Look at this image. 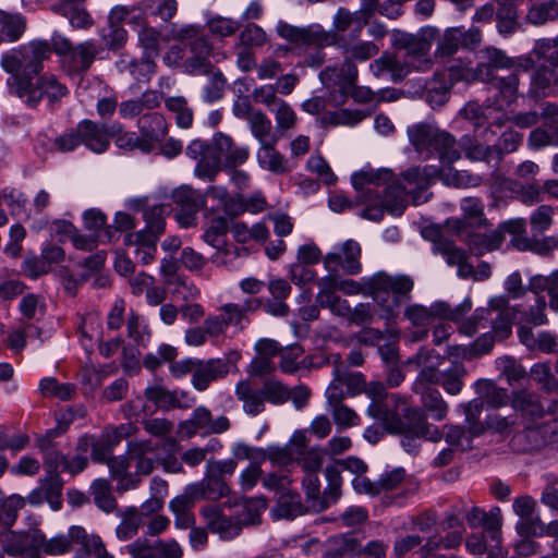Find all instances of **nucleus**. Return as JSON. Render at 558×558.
I'll use <instances>...</instances> for the list:
<instances>
[{"mask_svg": "<svg viewBox=\"0 0 558 558\" xmlns=\"http://www.w3.org/2000/svg\"><path fill=\"white\" fill-rule=\"evenodd\" d=\"M436 178L434 168L413 167L401 174V181H396L387 186L383 195L373 190V185L386 183L391 179L388 169L361 171L352 175V184L357 191H364L366 207L362 216L373 221H379L387 211L390 215L400 216L408 205V197L414 205L428 201L427 191Z\"/></svg>", "mask_w": 558, "mask_h": 558, "instance_id": "obj_1", "label": "nucleus"}, {"mask_svg": "<svg viewBox=\"0 0 558 558\" xmlns=\"http://www.w3.org/2000/svg\"><path fill=\"white\" fill-rule=\"evenodd\" d=\"M414 280L407 275L378 271L361 281L340 279L339 290L348 295H369L380 308V317L391 324L399 316L400 306L411 299Z\"/></svg>", "mask_w": 558, "mask_h": 558, "instance_id": "obj_2", "label": "nucleus"}, {"mask_svg": "<svg viewBox=\"0 0 558 558\" xmlns=\"http://www.w3.org/2000/svg\"><path fill=\"white\" fill-rule=\"evenodd\" d=\"M51 46L44 40L32 41L27 50L12 49L1 57V68L10 74L7 81L11 94H20L43 70V61L51 56Z\"/></svg>", "mask_w": 558, "mask_h": 558, "instance_id": "obj_3", "label": "nucleus"}, {"mask_svg": "<svg viewBox=\"0 0 558 558\" xmlns=\"http://www.w3.org/2000/svg\"><path fill=\"white\" fill-rule=\"evenodd\" d=\"M363 392L372 399L367 408V414L380 421L388 432L402 430L404 426L402 416L413 417V415H416L407 399L398 395H392L390 401H387V391L380 381L366 384Z\"/></svg>", "mask_w": 558, "mask_h": 558, "instance_id": "obj_4", "label": "nucleus"}, {"mask_svg": "<svg viewBox=\"0 0 558 558\" xmlns=\"http://www.w3.org/2000/svg\"><path fill=\"white\" fill-rule=\"evenodd\" d=\"M553 418L543 423H524V428L511 439V446L520 452L538 450L549 442L558 440V400L550 402Z\"/></svg>", "mask_w": 558, "mask_h": 558, "instance_id": "obj_5", "label": "nucleus"}, {"mask_svg": "<svg viewBox=\"0 0 558 558\" xmlns=\"http://www.w3.org/2000/svg\"><path fill=\"white\" fill-rule=\"evenodd\" d=\"M534 68V60L526 58L523 61L513 59V66L508 72H498V78H492L486 84L492 85L496 90V106L499 110L513 105L519 96L522 78Z\"/></svg>", "mask_w": 558, "mask_h": 558, "instance_id": "obj_6", "label": "nucleus"}, {"mask_svg": "<svg viewBox=\"0 0 558 558\" xmlns=\"http://www.w3.org/2000/svg\"><path fill=\"white\" fill-rule=\"evenodd\" d=\"M276 32L282 39L295 46L322 49L337 44V35L325 31L318 24L299 27L280 21L276 26Z\"/></svg>", "mask_w": 558, "mask_h": 558, "instance_id": "obj_7", "label": "nucleus"}, {"mask_svg": "<svg viewBox=\"0 0 558 558\" xmlns=\"http://www.w3.org/2000/svg\"><path fill=\"white\" fill-rule=\"evenodd\" d=\"M472 307L471 301H464L461 305L452 310L445 302H437L426 307L421 304H411L404 308V317L416 327L429 325L435 318H448L458 320L464 313Z\"/></svg>", "mask_w": 558, "mask_h": 558, "instance_id": "obj_8", "label": "nucleus"}, {"mask_svg": "<svg viewBox=\"0 0 558 558\" xmlns=\"http://www.w3.org/2000/svg\"><path fill=\"white\" fill-rule=\"evenodd\" d=\"M230 427L229 417L220 415L214 418L211 411L204 405L195 408L191 417L179 424V429L187 437H193L198 433L202 435H220L228 432Z\"/></svg>", "mask_w": 558, "mask_h": 558, "instance_id": "obj_9", "label": "nucleus"}, {"mask_svg": "<svg viewBox=\"0 0 558 558\" xmlns=\"http://www.w3.org/2000/svg\"><path fill=\"white\" fill-rule=\"evenodd\" d=\"M511 407L520 415L523 423H536L543 418H553L550 403L545 408L541 396L529 389L512 391Z\"/></svg>", "mask_w": 558, "mask_h": 558, "instance_id": "obj_10", "label": "nucleus"}, {"mask_svg": "<svg viewBox=\"0 0 558 558\" xmlns=\"http://www.w3.org/2000/svg\"><path fill=\"white\" fill-rule=\"evenodd\" d=\"M433 61L429 54H423L420 57L409 58L404 63H401L395 56L384 53L380 58L376 59L372 64L371 69L376 76H379L384 72L388 71L391 73L395 80L403 78L411 69L417 71H427L432 68Z\"/></svg>", "mask_w": 558, "mask_h": 558, "instance_id": "obj_11", "label": "nucleus"}, {"mask_svg": "<svg viewBox=\"0 0 558 558\" xmlns=\"http://www.w3.org/2000/svg\"><path fill=\"white\" fill-rule=\"evenodd\" d=\"M481 61L474 69V75L476 80L483 83L492 81V78H498V72H508V69L513 66V58L508 57L505 51L494 48L486 47L480 51Z\"/></svg>", "mask_w": 558, "mask_h": 558, "instance_id": "obj_12", "label": "nucleus"}, {"mask_svg": "<svg viewBox=\"0 0 558 558\" xmlns=\"http://www.w3.org/2000/svg\"><path fill=\"white\" fill-rule=\"evenodd\" d=\"M78 525H73L66 534H58L47 537L40 530H32L27 537L31 538L33 546L39 547L43 554L47 556H63L72 553L76 541L74 534Z\"/></svg>", "mask_w": 558, "mask_h": 558, "instance_id": "obj_13", "label": "nucleus"}, {"mask_svg": "<svg viewBox=\"0 0 558 558\" xmlns=\"http://www.w3.org/2000/svg\"><path fill=\"white\" fill-rule=\"evenodd\" d=\"M65 94L66 88L61 85L54 76L43 75L37 80L36 84L33 83V80H29V86L22 93L14 95L20 98H25L27 105L34 107L44 96H46L49 101L54 102L61 99Z\"/></svg>", "mask_w": 558, "mask_h": 558, "instance_id": "obj_14", "label": "nucleus"}, {"mask_svg": "<svg viewBox=\"0 0 558 558\" xmlns=\"http://www.w3.org/2000/svg\"><path fill=\"white\" fill-rule=\"evenodd\" d=\"M535 506V500L530 496H521L513 501V511L520 517L515 529L521 536L530 537L544 532L543 522L534 514Z\"/></svg>", "mask_w": 558, "mask_h": 558, "instance_id": "obj_15", "label": "nucleus"}, {"mask_svg": "<svg viewBox=\"0 0 558 558\" xmlns=\"http://www.w3.org/2000/svg\"><path fill=\"white\" fill-rule=\"evenodd\" d=\"M532 99H542L558 96V73L543 64L530 75L527 94Z\"/></svg>", "mask_w": 558, "mask_h": 558, "instance_id": "obj_16", "label": "nucleus"}, {"mask_svg": "<svg viewBox=\"0 0 558 558\" xmlns=\"http://www.w3.org/2000/svg\"><path fill=\"white\" fill-rule=\"evenodd\" d=\"M141 137L143 140V151L148 153L153 149V144L160 142L168 133L166 118L158 112L145 113L137 121Z\"/></svg>", "mask_w": 558, "mask_h": 558, "instance_id": "obj_17", "label": "nucleus"}, {"mask_svg": "<svg viewBox=\"0 0 558 558\" xmlns=\"http://www.w3.org/2000/svg\"><path fill=\"white\" fill-rule=\"evenodd\" d=\"M202 514L206 521L207 527L218 534L222 539H232L241 533L240 523L233 517L222 513L217 506H206L202 509Z\"/></svg>", "mask_w": 558, "mask_h": 558, "instance_id": "obj_18", "label": "nucleus"}, {"mask_svg": "<svg viewBox=\"0 0 558 558\" xmlns=\"http://www.w3.org/2000/svg\"><path fill=\"white\" fill-rule=\"evenodd\" d=\"M213 149L220 157L222 167L236 168L246 162L250 153L246 147H240L223 133H217L213 138Z\"/></svg>", "mask_w": 558, "mask_h": 558, "instance_id": "obj_19", "label": "nucleus"}, {"mask_svg": "<svg viewBox=\"0 0 558 558\" xmlns=\"http://www.w3.org/2000/svg\"><path fill=\"white\" fill-rule=\"evenodd\" d=\"M171 197L181 210V214H178V221L184 227H190L195 214L205 205V199L189 186L175 189Z\"/></svg>", "mask_w": 558, "mask_h": 558, "instance_id": "obj_20", "label": "nucleus"}, {"mask_svg": "<svg viewBox=\"0 0 558 558\" xmlns=\"http://www.w3.org/2000/svg\"><path fill=\"white\" fill-rule=\"evenodd\" d=\"M229 373V363L221 359H210L198 362L195 374L192 376V385L198 391L206 390L211 381L223 378Z\"/></svg>", "mask_w": 558, "mask_h": 558, "instance_id": "obj_21", "label": "nucleus"}, {"mask_svg": "<svg viewBox=\"0 0 558 558\" xmlns=\"http://www.w3.org/2000/svg\"><path fill=\"white\" fill-rule=\"evenodd\" d=\"M77 125L82 144L88 149L96 154H101L108 149L111 134L107 125L96 123L92 120H83Z\"/></svg>", "mask_w": 558, "mask_h": 558, "instance_id": "obj_22", "label": "nucleus"}, {"mask_svg": "<svg viewBox=\"0 0 558 558\" xmlns=\"http://www.w3.org/2000/svg\"><path fill=\"white\" fill-rule=\"evenodd\" d=\"M319 77L326 87L339 86L342 95H347V88L356 81L357 68L352 61L344 60L340 69L329 66L320 72Z\"/></svg>", "mask_w": 558, "mask_h": 558, "instance_id": "obj_23", "label": "nucleus"}, {"mask_svg": "<svg viewBox=\"0 0 558 558\" xmlns=\"http://www.w3.org/2000/svg\"><path fill=\"white\" fill-rule=\"evenodd\" d=\"M213 50L208 37L199 41L197 45L189 49L190 56L183 62V70L187 74L208 73L211 63L209 56Z\"/></svg>", "mask_w": 558, "mask_h": 558, "instance_id": "obj_24", "label": "nucleus"}, {"mask_svg": "<svg viewBox=\"0 0 558 558\" xmlns=\"http://www.w3.org/2000/svg\"><path fill=\"white\" fill-rule=\"evenodd\" d=\"M460 147L471 161H482L488 165L499 163V150L494 145H484L476 137L463 136L460 141Z\"/></svg>", "mask_w": 558, "mask_h": 558, "instance_id": "obj_25", "label": "nucleus"}, {"mask_svg": "<svg viewBox=\"0 0 558 558\" xmlns=\"http://www.w3.org/2000/svg\"><path fill=\"white\" fill-rule=\"evenodd\" d=\"M84 0H62L52 4L54 13L69 17L75 28H88L93 25V19L83 5Z\"/></svg>", "mask_w": 558, "mask_h": 558, "instance_id": "obj_26", "label": "nucleus"}, {"mask_svg": "<svg viewBox=\"0 0 558 558\" xmlns=\"http://www.w3.org/2000/svg\"><path fill=\"white\" fill-rule=\"evenodd\" d=\"M124 242L129 246H134L135 258L143 265H148L155 259L158 243L155 235L131 232L125 235Z\"/></svg>", "mask_w": 558, "mask_h": 558, "instance_id": "obj_27", "label": "nucleus"}, {"mask_svg": "<svg viewBox=\"0 0 558 558\" xmlns=\"http://www.w3.org/2000/svg\"><path fill=\"white\" fill-rule=\"evenodd\" d=\"M412 411L416 413V415H413V417L402 416V423L404 425L403 429L390 430V433H405L407 430H411L415 434L416 437H423L434 442L440 441L444 434L436 426L427 423L425 417L417 409L412 408Z\"/></svg>", "mask_w": 558, "mask_h": 558, "instance_id": "obj_28", "label": "nucleus"}, {"mask_svg": "<svg viewBox=\"0 0 558 558\" xmlns=\"http://www.w3.org/2000/svg\"><path fill=\"white\" fill-rule=\"evenodd\" d=\"M192 485L194 486V490H196L201 499L217 500L230 493V488L225 478L215 474L207 468L204 478L201 482L194 483Z\"/></svg>", "mask_w": 558, "mask_h": 558, "instance_id": "obj_29", "label": "nucleus"}, {"mask_svg": "<svg viewBox=\"0 0 558 558\" xmlns=\"http://www.w3.org/2000/svg\"><path fill=\"white\" fill-rule=\"evenodd\" d=\"M451 81H447L445 72H435L434 76L426 82V101L432 108L441 107L449 99Z\"/></svg>", "mask_w": 558, "mask_h": 558, "instance_id": "obj_30", "label": "nucleus"}, {"mask_svg": "<svg viewBox=\"0 0 558 558\" xmlns=\"http://www.w3.org/2000/svg\"><path fill=\"white\" fill-rule=\"evenodd\" d=\"M475 389L481 400L492 408L499 409L511 404V396L507 389L498 387L493 380L481 379L476 383Z\"/></svg>", "mask_w": 558, "mask_h": 558, "instance_id": "obj_31", "label": "nucleus"}, {"mask_svg": "<svg viewBox=\"0 0 558 558\" xmlns=\"http://www.w3.org/2000/svg\"><path fill=\"white\" fill-rule=\"evenodd\" d=\"M235 395L243 402L245 413L255 416L265 410V400L262 391L254 389L248 380L238 383Z\"/></svg>", "mask_w": 558, "mask_h": 558, "instance_id": "obj_32", "label": "nucleus"}, {"mask_svg": "<svg viewBox=\"0 0 558 558\" xmlns=\"http://www.w3.org/2000/svg\"><path fill=\"white\" fill-rule=\"evenodd\" d=\"M278 140L259 144L257 160L263 169L281 174L288 170L283 156L276 149Z\"/></svg>", "mask_w": 558, "mask_h": 558, "instance_id": "obj_33", "label": "nucleus"}, {"mask_svg": "<svg viewBox=\"0 0 558 558\" xmlns=\"http://www.w3.org/2000/svg\"><path fill=\"white\" fill-rule=\"evenodd\" d=\"M271 512L276 519H293L302 514L303 505L300 494L290 489L281 492Z\"/></svg>", "mask_w": 558, "mask_h": 558, "instance_id": "obj_34", "label": "nucleus"}, {"mask_svg": "<svg viewBox=\"0 0 558 558\" xmlns=\"http://www.w3.org/2000/svg\"><path fill=\"white\" fill-rule=\"evenodd\" d=\"M167 38L184 44L189 50L192 46L197 45L199 41L207 38V35L198 24L180 25L172 23L168 31Z\"/></svg>", "mask_w": 558, "mask_h": 558, "instance_id": "obj_35", "label": "nucleus"}, {"mask_svg": "<svg viewBox=\"0 0 558 558\" xmlns=\"http://www.w3.org/2000/svg\"><path fill=\"white\" fill-rule=\"evenodd\" d=\"M438 31L436 28H426L422 36L403 35L399 43L407 49L409 58L428 54L432 48V41L436 38Z\"/></svg>", "mask_w": 558, "mask_h": 558, "instance_id": "obj_36", "label": "nucleus"}, {"mask_svg": "<svg viewBox=\"0 0 558 558\" xmlns=\"http://www.w3.org/2000/svg\"><path fill=\"white\" fill-rule=\"evenodd\" d=\"M504 241L505 238L500 235V231L494 230L488 234H469L466 239V244L473 255L482 256L487 252L499 250Z\"/></svg>", "mask_w": 558, "mask_h": 558, "instance_id": "obj_37", "label": "nucleus"}, {"mask_svg": "<svg viewBox=\"0 0 558 558\" xmlns=\"http://www.w3.org/2000/svg\"><path fill=\"white\" fill-rule=\"evenodd\" d=\"M438 129L432 124L420 123L409 129L410 142L418 153L432 154Z\"/></svg>", "mask_w": 558, "mask_h": 558, "instance_id": "obj_38", "label": "nucleus"}, {"mask_svg": "<svg viewBox=\"0 0 558 558\" xmlns=\"http://www.w3.org/2000/svg\"><path fill=\"white\" fill-rule=\"evenodd\" d=\"M302 486L306 496L308 507L315 512H320L326 509L325 489H320V481L318 473L310 472L305 474Z\"/></svg>", "mask_w": 558, "mask_h": 558, "instance_id": "obj_39", "label": "nucleus"}, {"mask_svg": "<svg viewBox=\"0 0 558 558\" xmlns=\"http://www.w3.org/2000/svg\"><path fill=\"white\" fill-rule=\"evenodd\" d=\"M267 504L263 498L245 500L236 506L235 520L242 529L245 525H256L260 523V511L266 509Z\"/></svg>", "mask_w": 558, "mask_h": 558, "instance_id": "obj_40", "label": "nucleus"}, {"mask_svg": "<svg viewBox=\"0 0 558 558\" xmlns=\"http://www.w3.org/2000/svg\"><path fill=\"white\" fill-rule=\"evenodd\" d=\"M169 205H155L144 210V220L146 221V229L137 231L146 235H155L157 240L165 232L166 221L165 216L170 211Z\"/></svg>", "mask_w": 558, "mask_h": 558, "instance_id": "obj_41", "label": "nucleus"}, {"mask_svg": "<svg viewBox=\"0 0 558 558\" xmlns=\"http://www.w3.org/2000/svg\"><path fill=\"white\" fill-rule=\"evenodd\" d=\"M90 494L95 505L107 513L113 512L118 502L112 494L111 484L105 478H97L90 486Z\"/></svg>", "mask_w": 558, "mask_h": 558, "instance_id": "obj_42", "label": "nucleus"}, {"mask_svg": "<svg viewBox=\"0 0 558 558\" xmlns=\"http://www.w3.org/2000/svg\"><path fill=\"white\" fill-rule=\"evenodd\" d=\"M165 106L172 113L177 125L181 129H190L193 124V110L183 96H172L165 99Z\"/></svg>", "mask_w": 558, "mask_h": 558, "instance_id": "obj_43", "label": "nucleus"}, {"mask_svg": "<svg viewBox=\"0 0 558 558\" xmlns=\"http://www.w3.org/2000/svg\"><path fill=\"white\" fill-rule=\"evenodd\" d=\"M466 369L461 362H453L448 368L440 372L439 385L449 395H458L463 388V378Z\"/></svg>", "mask_w": 558, "mask_h": 558, "instance_id": "obj_44", "label": "nucleus"}, {"mask_svg": "<svg viewBox=\"0 0 558 558\" xmlns=\"http://www.w3.org/2000/svg\"><path fill=\"white\" fill-rule=\"evenodd\" d=\"M422 403L425 411L433 420L442 421L448 413V404L442 399L441 393L432 387L424 388L421 392Z\"/></svg>", "mask_w": 558, "mask_h": 558, "instance_id": "obj_45", "label": "nucleus"}, {"mask_svg": "<svg viewBox=\"0 0 558 558\" xmlns=\"http://www.w3.org/2000/svg\"><path fill=\"white\" fill-rule=\"evenodd\" d=\"M444 163H452L460 159V151L456 147V138L445 131H437L436 140L432 148Z\"/></svg>", "mask_w": 558, "mask_h": 558, "instance_id": "obj_46", "label": "nucleus"}, {"mask_svg": "<svg viewBox=\"0 0 558 558\" xmlns=\"http://www.w3.org/2000/svg\"><path fill=\"white\" fill-rule=\"evenodd\" d=\"M100 51L101 48L92 41L77 45L71 52L73 68L78 72L88 71Z\"/></svg>", "mask_w": 558, "mask_h": 558, "instance_id": "obj_47", "label": "nucleus"}, {"mask_svg": "<svg viewBox=\"0 0 558 558\" xmlns=\"http://www.w3.org/2000/svg\"><path fill=\"white\" fill-rule=\"evenodd\" d=\"M252 135L258 141V144L278 140L271 132L272 125L268 117L260 110H255L247 120Z\"/></svg>", "mask_w": 558, "mask_h": 558, "instance_id": "obj_48", "label": "nucleus"}, {"mask_svg": "<svg viewBox=\"0 0 558 558\" xmlns=\"http://www.w3.org/2000/svg\"><path fill=\"white\" fill-rule=\"evenodd\" d=\"M529 375L545 393L558 391V379L554 376L549 363L541 362L534 364Z\"/></svg>", "mask_w": 558, "mask_h": 558, "instance_id": "obj_49", "label": "nucleus"}, {"mask_svg": "<svg viewBox=\"0 0 558 558\" xmlns=\"http://www.w3.org/2000/svg\"><path fill=\"white\" fill-rule=\"evenodd\" d=\"M460 208L463 218L470 227L481 228L487 226V219L484 214V205L477 197H465L461 201Z\"/></svg>", "mask_w": 558, "mask_h": 558, "instance_id": "obj_50", "label": "nucleus"}, {"mask_svg": "<svg viewBox=\"0 0 558 558\" xmlns=\"http://www.w3.org/2000/svg\"><path fill=\"white\" fill-rule=\"evenodd\" d=\"M142 524V514L135 507H129L121 512V523L117 527V536L126 541L137 534Z\"/></svg>", "mask_w": 558, "mask_h": 558, "instance_id": "obj_51", "label": "nucleus"}, {"mask_svg": "<svg viewBox=\"0 0 558 558\" xmlns=\"http://www.w3.org/2000/svg\"><path fill=\"white\" fill-rule=\"evenodd\" d=\"M26 21L21 14H11L0 10V32L9 41H16L25 32Z\"/></svg>", "mask_w": 558, "mask_h": 558, "instance_id": "obj_52", "label": "nucleus"}, {"mask_svg": "<svg viewBox=\"0 0 558 558\" xmlns=\"http://www.w3.org/2000/svg\"><path fill=\"white\" fill-rule=\"evenodd\" d=\"M461 40L462 33L460 28H447L442 36L438 39L435 57L446 58L453 56L459 50V48L462 47Z\"/></svg>", "mask_w": 558, "mask_h": 558, "instance_id": "obj_53", "label": "nucleus"}, {"mask_svg": "<svg viewBox=\"0 0 558 558\" xmlns=\"http://www.w3.org/2000/svg\"><path fill=\"white\" fill-rule=\"evenodd\" d=\"M532 56L548 63L551 69L558 66V36L556 38H542L535 41Z\"/></svg>", "mask_w": 558, "mask_h": 558, "instance_id": "obj_54", "label": "nucleus"}, {"mask_svg": "<svg viewBox=\"0 0 558 558\" xmlns=\"http://www.w3.org/2000/svg\"><path fill=\"white\" fill-rule=\"evenodd\" d=\"M531 7L527 11L526 19L534 25H543L547 21L558 17L556 10L548 0H530Z\"/></svg>", "mask_w": 558, "mask_h": 558, "instance_id": "obj_55", "label": "nucleus"}, {"mask_svg": "<svg viewBox=\"0 0 558 558\" xmlns=\"http://www.w3.org/2000/svg\"><path fill=\"white\" fill-rule=\"evenodd\" d=\"M40 486L44 490L45 500L49 502L53 510H59L63 488V481L60 474H47L45 478L40 481Z\"/></svg>", "mask_w": 558, "mask_h": 558, "instance_id": "obj_56", "label": "nucleus"}, {"mask_svg": "<svg viewBox=\"0 0 558 558\" xmlns=\"http://www.w3.org/2000/svg\"><path fill=\"white\" fill-rule=\"evenodd\" d=\"M490 107H484L476 101H469L461 110L460 114L465 120L473 123L475 132L486 125L490 119Z\"/></svg>", "mask_w": 558, "mask_h": 558, "instance_id": "obj_57", "label": "nucleus"}, {"mask_svg": "<svg viewBox=\"0 0 558 558\" xmlns=\"http://www.w3.org/2000/svg\"><path fill=\"white\" fill-rule=\"evenodd\" d=\"M343 53L345 60L352 61H366L379 51V48L372 41H360L355 44H343Z\"/></svg>", "mask_w": 558, "mask_h": 558, "instance_id": "obj_58", "label": "nucleus"}, {"mask_svg": "<svg viewBox=\"0 0 558 558\" xmlns=\"http://www.w3.org/2000/svg\"><path fill=\"white\" fill-rule=\"evenodd\" d=\"M360 553V543L351 535L336 537L326 550L324 558H342L347 554Z\"/></svg>", "mask_w": 558, "mask_h": 558, "instance_id": "obj_59", "label": "nucleus"}, {"mask_svg": "<svg viewBox=\"0 0 558 558\" xmlns=\"http://www.w3.org/2000/svg\"><path fill=\"white\" fill-rule=\"evenodd\" d=\"M142 10H151V14L163 22L170 21L178 12L177 0H144L140 4Z\"/></svg>", "mask_w": 558, "mask_h": 558, "instance_id": "obj_60", "label": "nucleus"}, {"mask_svg": "<svg viewBox=\"0 0 558 558\" xmlns=\"http://www.w3.org/2000/svg\"><path fill=\"white\" fill-rule=\"evenodd\" d=\"M324 450L313 447L299 453L294 463L300 465L305 474L310 472L318 473L323 465Z\"/></svg>", "mask_w": 558, "mask_h": 558, "instance_id": "obj_61", "label": "nucleus"}, {"mask_svg": "<svg viewBox=\"0 0 558 558\" xmlns=\"http://www.w3.org/2000/svg\"><path fill=\"white\" fill-rule=\"evenodd\" d=\"M270 111L275 114L277 132L283 134L284 132L294 129L298 118L294 110L287 101L283 99L278 101V105L275 108H271Z\"/></svg>", "mask_w": 558, "mask_h": 558, "instance_id": "obj_62", "label": "nucleus"}, {"mask_svg": "<svg viewBox=\"0 0 558 558\" xmlns=\"http://www.w3.org/2000/svg\"><path fill=\"white\" fill-rule=\"evenodd\" d=\"M221 166L220 157L215 153V149H211L198 160L195 168V174L201 179L213 181Z\"/></svg>", "mask_w": 558, "mask_h": 558, "instance_id": "obj_63", "label": "nucleus"}, {"mask_svg": "<svg viewBox=\"0 0 558 558\" xmlns=\"http://www.w3.org/2000/svg\"><path fill=\"white\" fill-rule=\"evenodd\" d=\"M260 391L264 400L274 404H281L290 399V389L276 379H267Z\"/></svg>", "mask_w": 558, "mask_h": 558, "instance_id": "obj_64", "label": "nucleus"}]
</instances>
